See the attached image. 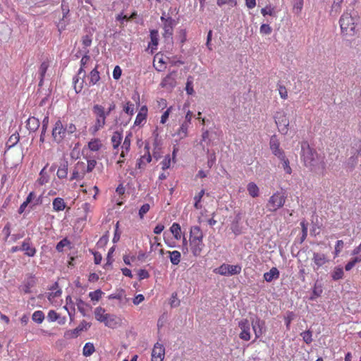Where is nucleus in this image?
<instances>
[{
	"mask_svg": "<svg viewBox=\"0 0 361 361\" xmlns=\"http://www.w3.org/2000/svg\"><path fill=\"white\" fill-rule=\"evenodd\" d=\"M19 141V135L14 133L11 135L6 142V147L8 149H10L14 147Z\"/></svg>",
	"mask_w": 361,
	"mask_h": 361,
	"instance_id": "obj_44",
	"label": "nucleus"
},
{
	"mask_svg": "<svg viewBox=\"0 0 361 361\" xmlns=\"http://www.w3.org/2000/svg\"><path fill=\"white\" fill-rule=\"evenodd\" d=\"M121 140H122V133L118 131L114 132L111 138V141L113 145L114 149H116L119 147V145L121 142Z\"/></svg>",
	"mask_w": 361,
	"mask_h": 361,
	"instance_id": "obj_34",
	"label": "nucleus"
},
{
	"mask_svg": "<svg viewBox=\"0 0 361 361\" xmlns=\"http://www.w3.org/2000/svg\"><path fill=\"white\" fill-rule=\"evenodd\" d=\"M49 121V116H46L44 118V119L42 120L41 134H40V137H39V141L42 143L44 142L45 134H46L47 128H48Z\"/></svg>",
	"mask_w": 361,
	"mask_h": 361,
	"instance_id": "obj_32",
	"label": "nucleus"
},
{
	"mask_svg": "<svg viewBox=\"0 0 361 361\" xmlns=\"http://www.w3.org/2000/svg\"><path fill=\"white\" fill-rule=\"evenodd\" d=\"M203 238L204 234L200 226H193L190 228L189 238L190 249L195 257L200 256L204 247Z\"/></svg>",
	"mask_w": 361,
	"mask_h": 361,
	"instance_id": "obj_3",
	"label": "nucleus"
},
{
	"mask_svg": "<svg viewBox=\"0 0 361 361\" xmlns=\"http://www.w3.org/2000/svg\"><path fill=\"white\" fill-rule=\"evenodd\" d=\"M21 251L24 252L25 255L27 257H34L36 255L37 250L33 245L30 238H25L21 245Z\"/></svg>",
	"mask_w": 361,
	"mask_h": 361,
	"instance_id": "obj_12",
	"label": "nucleus"
},
{
	"mask_svg": "<svg viewBox=\"0 0 361 361\" xmlns=\"http://www.w3.org/2000/svg\"><path fill=\"white\" fill-rule=\"evenodd\" d=\"M68 167V161L63 160L61 163L60 166L59 167L58 171L56 172V175L59 178L63 179L67 177Z\"/></svg>",
	"mask_w": 361,
	"mask_h": 361,
	"instance_id": "obj_23",
	"label": "nucleus"
},
{
	"mask_svg": "<svg viewBox=\"0 0 361 361\" xmlns=\"http://www.w3.org/2000/svg\"><path fill=\"white\" fill-rule=\"evenodd\" d=\"M59 314L54 310H49L47 314V319L49 322H55L59 319Z\"/></svg>",
	"mask_w": 361,
	"mask_h": 361,
	"instance_id": "obj_59",
	"label": "nucleus"
},
{
	"mask_svg": "<svg viewBox=\"0 0 361 361\" xmlns=\"http://www.w3.org/2000/svg\"><path fill=\"white\" fill-rule=\"evenodd\" d=\"M150 206L149 204H144L139 210V216L141 219L144 217V215L147 214L149 210Z\"/></svg>",
	"mask_w": 361,
	"mask_h": 361,
	"instance_id": "obj_60",
	"label": "nucleus"
},
{
	"mask_svg": "<svg viewBox=\"0 0 361 361\" xmlns=\"http://www.w3.org/2000/svg\"><path fill=\"white\" fill-rule=\"evenodd\" d=\"M69 244V241L66 238H63L60 242H59L56 246V249L58 252L63 251V249L65 246Z\"/></svg>",
	"mask_w": 361,
	"mask_h": 361,
	"instance_id": "obj_58",
	"label": "nucleus"
},
{
	"mask_svg": "<svg viewBox=\"0 0 361 361\" xmlns=\"http://www.w3.org/2000/svg\"><path fill=\"white\" fill-rule=\"evenodd\" d=\"M247 190L249 195L252 197H257L259 195V189L258 186L253 182H250L247 184Z\"/></svg>",
	"mask_w": 361,
	"mask_h": 361,
	"instance_id": "obj_31",
	"label": "nucleus"
},
{
	"mask_svg": "<svg viewBox=\"0 0 361 361\" xmlns=\"http://www.w3.org/2000/svg\"><path fill=\"white\" fill-rule=\"evenodd\" d=\"M171 109H172V107L170 106L169 108H168L162 114L161 117V121H160V123H162V124H164L166 123V122L167 121L168 118H169V114H170V112L171 111Z\"/></svg>",
	"mask_w": 361,
	"mask_h": 361,
	"instance_id": "obj_63",
	"label": "nucleus"
},
{
	"mask_svg": "<svg viewBox=\"0 0 361 361\" xmlns=\"http://www.w3.org/2000/svg\"><path fill=\"white\" fill-rule=\"evenodd\" d=\"M170 231L173 235L176 240H180L181 238V228L179 224L173 223L170 228Z\"/></svg>",
	"mask_w": 361,
	"mask_h": 361,
	"instance_id": "obj_36",
	"label": "nucleus"
},
{
	"mask_svg": "<svg viewBox=\"0 0 361 361\" xmlns=\"http://www.w3.org/2000/svg\"><path fill=\"white\" fill-rule=\"evenodd\" d=\"M238 326L241 331L239 337L241 340L248 341L251 338L250 324L247 319H243L238 322Z\"/></svg>",
	"mask_w": 361,
	"mask_h": 361,
	"instance_id": "obj_10",
	"label": "nucleus"
},
{
	"mask_svg": "<svg viewBox=\"0 0 361 361\" xmlns=\"http://www.w3.org/2000/svg\"><path fill=\"white\" fill-rule=\"evenodd\" d=\"M92 112L95 116V121L94 126L90 130L94 134L105 126L108 112H106L104 107L99 104L93 106Z\"/></svg>",
	"mask_w": 361,
	"mask_h": 361,
	"instance_id": "obj_5",
	"label": "nucleus"
},
{
	"mask_svg": "<svg viewBox=\"0 0 361 361\" xmlns=\"http://www.w3.org/2000/svg\"><path fill=\"white\" fill-rule=\"evenodd\" d=\"M279 271L276 267H272L269 271L264 274V279L267 282H271L279 277Z\"/></svg>",
	"mask_w": 361,
	"mask_h": 361,
	"instance_id": "obj_24",
	"label": "nucleus"
},
{
	"mask_svg": "<svg viewBox=\"0 0 361 361\" xmlns=\"http://www.w3.org/2000/svg\"><path fill=\"white\" fill-rule=\"evenodd\" d=\"M312 261L314 264V269L318 270L320 267L329 262L326 255L321 252H314Z\"/></svg>",
	"mask_w": 361,
	"mask_h": 361,
	"instance_id": "obj_14",
	"label": "nucleus"
},
{
	"mask_svg": "<svg viewBox=\"0 0 361 361\" xmlns=\"http://www.w3.org/2000/svg\"><path fill=\"white\" fill-rule=\"evenodd\" d=\"M300 336H302L304 342L307 344H310L313 341L312 332L310 330L302 332Z\"/></svg>",
	"mask_w": 361,
	"mask_h": 361,
	"instance_id": "obj_46",
	"label": "nucleus"
},
{
	"mask_svg": "<svg viewBox=\"0 0 361 361\" xmlns=\"http://www.w3.org/2000/svg\"><path fill=\"white\" fill-rule=\"evenodd\" d=\"M66 131V127L63 125L62 121L61 120H57L51 132L54 141L58 144L62 142L67 135Z\"/></svg>",
	"mask_w": 361,
	"mask_h": 361,
	"instance_id": "obj_9",
	"label": "nucleus"
},
{
	"mask_svg": "<svg viewBox=\"0 0 361 361\" xmlns=\"http://www.w3.org/2000/svg\"><path fill=\"white\" fill-rule=\"evenodd\" d=\"M147 108L146 106H142L137 115L136 116L134 125L135 126H140L142 125L147 119Z\"/></svg>",
	"mask_w": 361,
	"mask_h": 361,
	"instance_id": "obj_18",
	"label": "nucleus"
},
{
	"mask_svg": "<svg viewBox=\"0 0 361 361\" xmlns=\"http://www.w3.org/2000/svg\"><path fill=\"white\" fill-rule=\"evenodd\" d=\"M88 80L90 86L94 85L99 81L100 75L98 71V65H96V66L90 71L88 75Z\"/></svg>",
	"mask_w": 361,
	"mask_h": 361,
	"instance_id": "obj_21",
	"label": "nucleus"
},
{
	"mask_svg": "<svg viewBox=\"0 0 361 361\" xmlns=\"http://www.w3.org/2000/svg\"><path fill=\"white\" fill-rule=\"evenodd\" d=\"M151 43L153 46L157 47L159 41V34L157 30H152L150 32Z\"/></svg>",
	"mask_w": 361,
	"mask_h": 361,
	"instance_id": "obj_51",
	"label": "nucleus"
},
{
	"mask_svg": "<svg viewBox=\"0 0 361 361\" xmlns=\"http://www.w3.org/2000/svg\"><path fill=\"white\" fill-rule=\"evenodd\" d=\"M61 9L63 13V18L57 25L58 30L60 32H61L63 30L66 29L67 23L64 21V18H66L67 15L69 13L68 6L67 5H65L63 3H62L61 4Z\"/></svg>",
	"mask_w": 361,
	"mask_h": 361,
	"instance_id": "obj_20",
	"label": "nucleus"
},
{
	"mask_svg": "<svg viewBox=\"0 0 361 361\" xmlns=\"http://www.w3.org/2000/svg\"><path fill=\"white\" fill-rule=\"evenodd\" d=\"M114 251V247H112L109 249V252H108V254H107V257H106V263L104 266V267L106 269L108 266H111L112 262H113V258H112V254Z\"/></svg>",
	"mask_w": 361,
	"mask_h": 361,
	"instance_id": "obj_55",
	"label": "nucleus"
},
{
	"mask_svg": "<svg viewBox=\"0 0 361 361\" xmlns=\"http://www.w3.org/2000/svg\"><path fill=\"white\" fill-rule=\"evenodd\" d=\"M301 157L305 166L312 171L324 168L323 157L311 148L307 142H301Z\"/></svg>",
	"mask_w": 361,
	"mask_h": 361,
	"instance_id": "obj_1",
	"label": "nucleus"
},
{
	"mask_svg": "<svg viewBox=\"0 0 361 361\" xmlns=\"http://www.w3.org/2000/svg\"><path fill=\"white\" fill-rule=\"evenodd\" d=\"M123 111L126 114L130 116H133L134 114V104H133L131 102H127L123 105Z\"/></svg>",
	"mask_w": 361,
	"mask_h": 361,
	"instance_id": "obj_45",
	"label": "nucleus"
},
{
	"mask_svg": "<svg viewBox=\"0 0 361 361\" xmlns=\"http://www.w3.org/2000/svg\"><path fill=\"white\" fill-rule=\"evenodd\" d=\"M241 270L242 267L239 264L231 265L223 264L219 267L215 269L214 272L221 276H233L239 274Z\"/></svg>",
	"mask_w": 361,
	"mask_h": 361,
	"instance_id": "obj_8",
	"label": "nucleus"
},
{
	"mask_svg": "<svg viewBox=\"0 0 361 361\" xmlns=\"http://www.w3.org/2000/svg\"><path fill=\"white\" fill-rule=\"evenodd\" d=\"M190 124L183 122L178 130L176 132V135L179 137V139H183L188 136V130L190 127Z\"/></svg>",
	"mask_w": 361,
	"mask_h": 361,
	"instance_id": "obj_28",
	"label": "nucleus"
},
{
	"mask_svg": "<svg viewBox=\"0 0 361 361\" xmlns=\"http://www.w3.org/2000/svg\"><path fill=\"white\" fill-rule=\"evenodd\" d=\"M82 330H83V326L80 325V326H78V327H76L75 329H74L73 330L67 331L64 334V337L66 339H71V338H77L79 336L80 333Z\"/></svg>",
	"mask_w": 361,
	"mask_h": 361,
	"instance_id": "obj_29",
	"label": "nucleus"
},
{
	"mask_svg": "<svg viewBox=\"0 0 361 361\" xmlns=\"http://www.w3.org/2000/svg\"><path fill=\"white\" fill-rule=\"evenodd\" d=\"M130 136L131 134L129 133L128 135L126 136L124 141L122 145V152L121 154V156L122 157H125V153L128 152L130 147Z\"/></svg>",
	"mask_w": 361,
	"mask_h": 361,
	"instance_id": "obj_41",
	"label": "nucleus"
},
{
	"mask_svg": "<svg viewBox=\"0 0 361 361\" xmlns=\"http://www.w3.org/2000/svg\"><path fill=\"white\" fill-rule=\"evenodd\" d=\"M278 89L280 97L283 99H286L288 98V92L286 87L282 85H278Z\"/></svg>",
	"mask_w": 361,
	"mask_h": 361,
	"instance_id": "obj_56",
	"label": "nucleus"
},
{
	"mask_svg": "<svg viewBox=\"0 0 361 361\" xmlns=\"http://www.w3.org/2000/svg\"><path fill=\"white\" fill-rule=\"evenodd\" d=\"M65 127H66V132L67 133V135H72L76 132L77 128H76L75 125L73 123L67 124Z\"/></svg>",
	"mask_w": 361,
	"mask_h": 361,
	"instance_id": "obj_62",
	"label": "nucleus"
},
{
	"mask_svg": "<svg viewBox=\"0 0 361 361\" xmlns=\"http://www.w3.org/2000/svg\"><path fill=\"white\" fill-rule=\"evenodd\" d=\"M35 197V192H30L25 200V201L27 202H28L29 204H32V206H31V207L39 204L38 200H36L35 202H33V200H34Z\"/></svg>",
	"mask_w": 361,
	"mask_h": 361,
	"instance_id": "obj_57",
	"label": "nucleus"
},
{
	"mask_svg": "<svg viewBox=\"0 0 361 361\" xmlns=\"http://www.w3.org/2000/svg\"><path fill=\"white\" fill-rule=\"evenodd\" d=\"M96 164H97V161L95 159H87V164L86 165L87 172V173L92 172V170L94 169V168L95 167Z\"/></svg>",
	"mask_w": 361,
	"mask_h": 361,
	"instance_id": "obj_61",
	"label": "nucleus"
},
{
	"mask_svg": "<svg viewBox=\"0 0 361 361\" xmlns=\"http://www.w3.org/2000/svg\"><path fill=\"white\" fill-rule=\"evenodd\" d=\"M145 148L147 149V151L145 154L140 157L137 164L140 169L142 168V165H146L152 161V157L149 152V147L145 146Z\"/></svg>",
	"mask_w": 361,
	"mask_h": 361,
	"instance_id": "obj_33",
	"label": "nucleus"
},
{
	"mask_svg": "<svg viewBox=\"0 0 361 361\" xmlns=\"http://www.w3.org/2000/svg\"><path fill=\"white\" fill-rule=\"evenodd\" d=\"M294 317H295V314L293 312H288L287 313V315L285 317L284 319H285V322H286V329L288 330L290 329V323L293 320Z\"/></svg>",
	"mask_w": 361,
	"mask_h": 361,
	"instance_id": "obj_54",
	"label": "nucleus"
},
{
	"mask_svg": "<svg viewBox=\"0 0 361 361\" xmlns=\"http://www.w3.org/2000/svg\"><path fill=\"white\" fill-rule=\"evenodd\" d=\"M95 351V348L92 343L88 342L86 343L82 349V355L85 357H90L92 355Z\"/></svg>",
	"mask_w": 361,
	"mask_h": 361,
	"instance_id": "obj_40",
	"label": "nucleus"
},
{
	"mask_svg": "<svg viewBox=\"0 0 361 361\" xmlns=\"http://www.w3.org/2000/svg\"><path fill=\"white\" fill-rule=\"evenodd\" d=\"M270 148L275 156L281 157L283 154V152L279 148V142L275 137H272L270 140Z\"/></svg>",
	"mask_w": 361,
	"mask_h": 361,
	"instance_id": "obj_22",
	"label": "nucleus"
},
{
	"mask_svg": "<svg viewBox=\"0 0 361 361\" xmlns=\"http://www.w3.org/2000/svg\"><path fill=\"white\" fill-rule=\"evenodd\" d=\"M166 254L169 255L170 262L173 265H178L181 259V254L178 250L174 251H166Z\"/></svg>",
	"mask_w": 361,
	"mask_h": 361,
	"instance_id": "obj_25",
	"label": "nucleus"
},
{
	"mask_svg": "<svg viewBox=\"0 0 361 361\" xmlns=\"http://www.w3.org/2000/svg\"><path fill=\"white\" fill-rule=\"evenodd\" d=\"M185 91H186L187 94L189 95L192 94L194 92L192 77H189L188 78V80L186 82Z\"/></svg>",
	"mask_w": 361,
	"mask_h": 361,
	"instance_id": "obj_52",
	"label": "nucleus"
},
{
	"mask_svg": "<svg viewBox=\"0 0 361 361\" xmlns=\"http://www.w3.org/2000/svg\"><path fill=\"white\" fill-rule=\"evenodd\" d=\"M331 277L334 281H338L343 279L344 271L343 267L341 266L335 267L331 273Z\"/></svg>",
	"mask_w": 361,
	"mask_h": 361,
	"instance_id": "obj_27",
	"label": "nucleus"
},
{
	"mask_svg": "<svg viewBox=\"0 0 361 361\" xmlns=\"http://www.w3.org/2000/svg\"><path fill=\"white\" fill-rule=\"evenodd\" d=\"M344 243L342 240H338L336 241L334 249V256L338 257L342 249L343 248Z\"/></svg>",
	"mask_w": 361,
	"mask_h": 361,
	"instance_id": "obj_50",
	"label": "nucleus"
},
{
	"mask_svg": "<svg viewBox=\"0 0 361 361\" xmlns=\"http://www.w3.org/2000/svg\"><path fill=\"white\" fill-rule=\"evenodd\" d=\"M286 199V197L283 193L277 191L269 197L266 208L269 212H275L284 205Z\"/></svg>",
	"mask_w": 361,
	"mask_h": 361,
	"instance_id": "obj_6",
	"label": "nucleus"
},
{
	"mask_svg": "<svg viewBox=\"0 0 361 361\" xmlns=\"http://www.w3.org/2000/svg\"><path fill=\"white\" fill-rule=\"evenodd\" d=\"M121 319L113 314H107L102 323L109 328H116L121 323Z\"/></svg>",
	"mask_w": 361,
	"mask_h": 361,
	"instance_id": "obj_17",
	"label": "nucleus"
},
{
	"mask_svg": "<svg viewBox=\"0 0 361 361\" xmlns=\"http://www.w3.org/2000/svg\"><path fill=\"white\" fill-rule=\"evenodd\" d=\"M176 25V21L171 17H168V20L163 24L164 37L165 38H171L173 35V27Z\"/></svg>",
	"mask_w": 361,
	"mask_h": 361,
	"instance_id": "obj_16",
	"label": "nucleus"
},
{
	"mask_svg": "<svg viewBox=\"0 0 361 361\" xmlns=\"http://www.w3.org/2000/svg\"><path fill=\"white\" fill-rule=\"evenodd\" d=\"M105 312V310L102 307H96L94 310L95 319L100 322H103L105 317L107 315V313Z\"/></svg>",
	"mask_w": 361,
	"mask_h": 361,
	"instance_id": "obj_39",
	"label": "nucleus"
},
{
	"mask_svg": "<svg viewBox=\"0 0 361 361\" xmlns=\"http://www.w3.org/2000/svg\"><path fill=\"white\" fill-rule=\"evenodd\" d=\"M75 169H77L79 173L85 177V175L87 172V168L86 164L83 161H78L74 167Z\"/></svg>",
	"mask_w": 361,
	"mask_h": 361,
	"instance_id": "obj_48",
	"label": "nucleus"
},
{
	"mask_svg": "<svg viewBox=\"0 0 361 361\" xmlns=\"http://www.w3.org/2000/svg\"><path fill=\"white\" fill-rule=\"evenodd\" d=\"M103 295V292L100 289H97L94 291L89 293V297L92 301H99Z\"/></svg>",
	"mask_w": 361,
	"mask_h": 361,
	"instance_id": "obj_47",
	"label": "nucleus"
},
{
	"mask_svg": "<svg viewBox=\"0 0 361 361\" xmlns=\"http://www.w3.org/2000/svg\"><path fill=\"white\" fill-rule=\"evenodd\" d=\"M45 169H46V166L44 167L39 172V178H38L37 182L40 185H43L46 184L47 183H48L49 179V176L47 174V173L45 171Z\"/></svg>",
	"mask_w": 361,
	"mask_h": 361,
	"instance_id": "obj_42",
	"label": "nucleus"
},
{
	"mask_svg": "<svg viewBox=\"0 0 361 361\" xmlns=\"http://www.w3.org/2000/svg\"><path fill=\"white\" fill-rule=\"evenodd\" d=\"M252 327L255 335V338H258L265 333V322L258 317L252 319Z\"/></svg>",
	"mask_w": 361,
	"mask_h": 361,
	"instance_id": "obj_11",
	"label": "nucleus"
},
{
	"mask_svg": "<svg viewBox=\"0 0 361 361\" xmlns=\"http://www.w3.org/2000/svg\"><path fill=\"white\" fill-rule=\"evenodd\" d=\"M274 119L279 130L282 134L286 135L289 126V120L287 117V114L283 110L278 111L274 115Z\"/></svg>",
	"mask_w": 361,
	"mask_h": 361,
	"instance_id": "obj_7",
	"label": "nucleus"
},
{
	"mask_svg": "<svg viewBox=\"0 0 361 361\" xmlns=\"http://www.w3.org/2000/svg\"><path fill=\"white\" fill-rule=\"evenodd\" d=\"M322 292V286L320 283H316L314 286L312 293L310 297V300H314L317 298L321 296Z\"/></svg>",
	"mask_w": 361,
	"mask_h": 361,
	"instance_id": "obj_37",
	"label": "nucleus"
},
{
	"mask_svg": "<svg viewBox=\"0 0 361 361\" xmlns=\"http://www.w3.org/2000/svg\"><path fill=\"white\" fill-rule=\"evenodd\" d=\"M176 85V72L168 74L161 81L160 85L166 89L171 90Z\"/></svg>",
	"mask_w": 361,
	"mask_h": 361,
	"instance_id": "obj_15",
	"label": "nucleus"
},
{
	"mask_svg": "<svg viewBox=\"0 0 361 361\" xmlns=\"http://www.w3.org/2000/svg\"><path fill=\"white\" fill-rule=\"evenodd\" d=\"M32 319L37 324H41L44 319V314L41 310H37L32 314Z\"/></svg>",
	"mask_w": 361,
	"mask_h": 361,
	"instance_id": "obj_43",
	"label": "nucleus"
},
{
	"mask_svg": "<svg viewBox=\"0 0 361 361\" xmlns=\"http://www.w3.org/2000/svg\"><path fill=\"white\" fill-rule=\"evenodd\" d=\"M165 348L163 345L157 343L152 349V361H164Z\"/></svg>",
	"mask_w": 361,
	"mask_h": 361,
	"instance_id": "obj_13",
	"label": "nucleus"
},
{
	"mask_svg": "<svg viewBox=\"0 0 361 361\" xmlns=\"http://www.w3.org/2000/svg\"><path fill=\"white\" fill-rule=\"evenodd\" d=\"M102 147L101 140L97 138L92 139L88 142V148L93 152L99 151Z\"/></svg>",
	"mask_w": 361,
	"mask_h": 361,
	"instance_id": "obj_35",
	"label": "nucleus"
},
{
	"mask_svg": "<svg viewBox=\"0 0 361 361\" xmlns=\"http://www.w3.org/2000/svg\"><path fill=\"white\" fill-rule=\"evenodd\" d=\"M274 8L271 6H267L266 7L261 9V13L265 16H274Z\"/></svg>",
	"mask_w": 361,
	"mask_h": 361,
	"instance_id": "obj_53",
	"label": "nucleus"
},
{
	"mask_svg": "<svg viewBox=\"0 0 361 361\" xmlns=\"http://www.w3.org/2000/svg\"><path fill=\"white\" fill-rule=\"evenodd\" d=\"M279 159L281 160V167L283 169V170L285 171L286 173L291 174L292 169H291V168L290 166L289 161L286 157L284 154H282L281 156V157H279Z\"/></svg>",
	"mask_w": 361,
	"mask_h": 361,
	"instance_id": "obj_38",
	"label": "nucleus"
},
{
	"mask_svg": "<svg viewBox=\"0 0 361 361\" xmlns=\"http://www.w3.org/2000/svg\"><path fill=\"white\" fill-rule=\"evenodd\" d=\"M259 30L260 32L264 35H269L272 32L271 27L268 24H262Z\"/></svg>",
	"mask_w": 361,
	"mask_h": 361,
	"instance_id": "obj_64",
	"label": "nucleus"
},
{
	"mask_svg": "<svg viewBox=\"0 0 361 361\" xmlns=\"http://www.w3.org/2000/svg\"><path fill=\"white\" fill-rule=\"evenodd\" d=\"M49 66V61L48 60L44 61L39 68V85H42L43 83L44 78L45 77L47 71Z\"/></svg>",
	"mask_w": 361,
	"mask_h": 361,
	"instance_id": "obj_26",
	"label": "nucleus"
},
{
	"mask_svg": "<svg viewBox=\"0 0 361 361\" xmlns=\"http://www.w3.org/2000/svg\"><path fill=\"white\" fill-rule=\"evenodd\" d=\"M90 61V56L89 55V50L85 51V54L82 56L80 60V67L78 71L77 75L73 79L74 90L76 93H79L83 88L84 78L86 76V72L85 68Z\"/></svg>",
	"mask_w": 361,
	"mask_h": 361,
	"instance_id": "obj_4",
	"label": "nucleus"
},
{
	"mask_svg": "<svg viewBox=\"0 0 361 361\" xmlns=\"http://www.w3.org/2000/svg\"><path fill=\"white\" fill-rule=\"evenodd\" d=\"M39 120L34 116H30L26 121V128L31 132H35L39 128Z\"/></svg>",
	"mask_w": 361,
	"mask_h": 361,
	"instance_id": "obj_19",
	"label": "nucleus"
},
{
	"mask_svg": "<svg viewBox=\"0 0 361 361\" xmlns=\"http://www.w3.org/2000/svg\"><path fill=\"white\" fill-rule=\"evenodd\" d=\"M53 209L56 212L63 211L66 207V204L63 198L56 197L53 200Z\"/></svg>",
	"mask_w": 361,
	"mask_h": 361,
	"instance_id": "obj_30",
	"label": "nucleus"
},
{
	"mask_svg": "<svg viewBox=\"0 0 361 361\" xmlns=\"http://www.w3.org/2000/svg\"><path fill=\"white\" fill-rule=\"evenodd\" d=\"M359 21L356 12L345 11L339 20L341 33L345 36H354L356 33L355 27Z\"/></svg>",
	"mask_w": 361,
	"mask_h": 361,
	"instance_id": "obj_2",
	"label": "nucleus"
},
{
	"mask_svg": "<svg viewBox=\"0 0 361 361\" xmlns=\"http://www.w3.org/2000/svg\"><path fill=\"white\" fill-rule=\"evenodd\" d=\"M293 6L295 13H300L303 6V0H293Z\"/></svg>",
	"mask_w": 361,
	"mask_h": 361,
	"instance_id": "obj_49",
	"label": "nucleus"
}]
</instances>
